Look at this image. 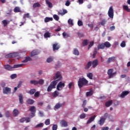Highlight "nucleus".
<instances>
[{
    "instance_id": "37",
    "label": "nucleus",
    "mask_w": 130,
    "mask_h": 130,
    "mask_svg": "<svg viewBox=\"0 0 130 130\" xmlns=\"http://www.w3.org/2000/svg\"><path fill=\"white\" fill-rule=\"evenodd\" d=\"M73 53L74 54H75V55H79V54H80V53L79 52V50H78V49L77 48H75L74 49Z\"/></svg>"
},
{
    "instance_id": "27",
    "label": "nucleus",
    "mask_w": 130,
    "mask_h": 130,
    "mask_svg": "<svg viewBox=\"0 0 130 130\" xmlns=\"http://www.w3.org/2000/svg\"><path fill=\"white\" fill-rule=\"evenodd\" d=\"M33 8L34 9H36V8H40V7H41V5L39 3H36L33 4Z\"/></svg>"
},
{
    "instance_id": "24",
    "label": "nucleus",
    "mask_w": 130,
    "mask_h": 130,
    "mask_svg": "<svg viewBox=\"0 0 130 130\" xmlns=\"http://www.w3.org/2000/svg\"><path fill=\"white\" fill-rule=\"evenodd\" d=\"M53 18L52 17H46L44 19L45 23H48L50 21H52Z\"/></svg>"
},
{
    "instance_id": "57",
    "label": "nucleus",
    "mask_w": 130,
    "mask_h": 130,
    "mask_svg": "<svg viewBox=\"0 0 130 130\" xmlns=\"http://www.w3.org/2000/svg\"><path fill=\"white\" fill-rule=\"evenodd\" d=\"M68 24H69L70 25H72V26H73L74 25V23H73V20L71 19H69L68 20Z\"/></svg>"
},
{
    "instance_id": "39",
    "label": "nucleus",
    "mask_w": 130,
    "mask_h": 130,
    "mask_svg": "<svg viewBox=\"0 0 130 130\" xmlns=\"http://www.w3.org/2000/svg\"><path fill=\"white\" fill-rule=\"evenodd\" d=\"M87 77L90 79V80L93 79V74L92 73H89L87 74Z\"/></svg>"
},
{
    "instance_id": "7",
    "label": "nucleus",
    "mask_w": 130,
    "mask_h": 130,
    "mask_svg": "<svg viewBox=\"0 0 130 130\" xmlns=\"http://www.w3.org/2000/svg\"><path fill=\"white\" fill-rule=\"evenodd\" d=\"M3 94H11L12 92V89L8 87H5L3 88Z\"/></svg>"
},
{
    "instance_id": "48",
    "label": "nucleus",
    "mask_w": 130,
    "mask_h": 130,
    "mask_svg": "<svg viewBox=\"0 0 130 130\" xmlns=\"http://www.w3.org/2000/svg\"><path fill=\"white\" fill-rule=\"evenodd\" d=\"M38 83L39 85H43V84H44V80L40 79L39 81H38Z\"/></svg>"
},
{
    "instance_id": "62",
    "label": "nucleus",
    "mask_w": 130,
    "mask_h": 130,
    "mask_svg": "<svg viewBox=\"0 0 130 130\" xmlns=\"http://www.w3.org/2000/svg\"><path fill=\"white\" fill-rule=\"evenodd\" d=\"M17 78V74H12L11 75V79H16Z\"/></svg>"
},
{
    "instance_id": "1",
    "label": "nucleus",
    "mask_w": 130,
    "mask_h": 130,
    "mask_svg": "<svg viewBox=\"0 0 130 130\" xmlns=\"http://www.w3.org/2000/svg\"><path fill=\"white\" fill-rule=\"evenodd\" d=\"M53 79L55 80L54 81H52L50 85L48 87L47 91L50 92L51 90L53 89H55V86H56V84H57L58 82L59 81H61L62 80V77H61V74H60V72H57L55 76L53 77Z\"/></svg>"
},
{
    "instance_id": "30",
    "label": "nucleus",
    "mask_w": 130,
    "mask_h": 130,
    "mask_svg": "<svg viewBox=\"0 0 130 130\" xmlns=\"http://www.w3.org/2000/svg\"><path fill=\"white\" fill-rule=\"evenodd\" d=\"M123 10H124V11H126V12H128V13H129L130 9L128 8V6L126 5H124L123 6Z\"/></svg>"
},
{
    "instance_id": "18",
    "label": "nucleus",
    "mask_w": 130,
    "mask_h": 130,
    "mask_svg": "<svg viewBox=\"0 0 130 130\" xmlns=\"http://www.w3.org/2000/svg\"><path fill=\"white\" fill-rule=\"evenodd\" d=\"M93 93H94V92L93 91V90L92 89V88H91L90 91L86 92V96L87 97L92 96V95H93Z\"/></svg>"
},
{
    "instance_id": "58",
    "label": "nucleus",
    "mask_w": 130,
    "mask_h": 130,
    "mask_svg": "<svg viewBox=\"0 0 130 130\" xmlns=\"http://www.w3.org/2000/svg\"><path fill=\"white\" fill-rule=\"evenodd\" d=\"M52 130H57V125L53 124L52 126Z\"/></svg>"
},
{
    "instance_id": "9",
    "label": "nucleus",
    "mask_w": 130,
    "mask_h": 130,
    "mask_svg": "<svg viewBox=\"0 0 130 130\" xmlns=\"http://www.w3.org/2000/svg\"><path fill=\"white\" fill-rule=\"evenodd\" d=\"M53 51H55L56 50H58L60 48V46L58 45V43H55L52 45Z\"/></svg>"
},
{
    "instance_id": "13",
    "label": "nucleus",
    "mask_w": 130,
    "mask_h": 130,
    "mask_svg": "<svg viewBox=\"0 0 130 130\" xmlns=\"http://www.w3.org/2000/svg\"><path fill=\"white\" fill-rule=\"evenodd\" d=\"M64 83H62V82H60L58 85H57V90L58 91H60V89L59 88H62V87H64Z\"/></svg>"
},
{
    "instance_id": "23",
    "label": "nucleus",
    "mask_w": 130,
    "mask_h": 130,
    "mask_svg": "<svg viewBox=\"0 0 130 130\" xmlns=\"http://www.w3.org/2000/svg\"><path fill=\"white\" fill-rule=\"evenodd\" d=\"M24 66V64H14L13 67H12L13 69H18V68H22Z\"/></svg>"
},
{
    "instance_id": "51",
    "label": "nucleus",
    "mask_w": 130,
    "mask_h": 130,
    "mask_svg": "<svg viewBox=\"0 0 130 130\" xmlns=\"http://www.w3.org/2000/svg\"><path fill=\"white\" fill-rule=\"evenodd\" d=\"M26 18H30V14L29 13H26L23 15V18L26 19Z\"/></svg>"
},
{
    "instance_id": "19",
    "label": "nucleus",
    "mask_w": 130,
    "mask_h": 130,
    "mask_svg": "<svg viewBox=\"0 0 130 130\" xmlns=\"http://www.w3.org/2000/svg\"><path fill=\"white\" fill-rule=\"evenodd\" d=\"M91 66H92V61H89L85 67V70H89V69H90V68L91 67Z\"/></svg>"
},
{
    "instance_id": "6",
    "label": "nucleus",
    "mask_w": 130,
    "mask_h": 130,
    "mask_svg": "<svg viewBox=\"0 0 130 130\" xmlns=\"http://www.w3.org/2000/svg\"><path fill=\"white\" fill-rule=\"evenodd\" d=\"M108 14L109 18H111V19H113V17L114 16V12L113 11V7H112V6L110 7Z\"/></svg>"
},
{
    "instance_id": "15",
    "label": "nucleus",
    "mask_w": 130,
    "mask_h": 130,
    "mask_svg": "<svg viewBox=\"0 0 130 130\" xmlns=\"http://www.w3.org/2000/svg\"><path fill=\"white\" fill-rule=\"evenodd\" d=\"M38 54H39L38 51L35 50L31 52V53H30V56H35V55H37Z\"/></svg>"
},
{
    "instance_id": "52",
    "label": "nucleus",
    "mask_w": 130,
    "mask_h": 130,
    "mask_svg": "<svg viewBox=\"0 0 130 130\" xmlns=\"http://www.w3.org/2000/svg\"><path fill=\"white\" fill-rule=\"evenodd\" d=\"M93 45H94V41H92L90 43L89 45H88V49H90V48L91 47H92L93 46Z\"/></svg>"
},
{
    "instance_id": "38",
    "label": "nucleus",
    "mask_w": 130,
    "mask_h": 130,
    "mask_svg": "<svg viewBox=\"0 0 130 130\" xmlns=\"http://www.w3.org/2000/svg\"><path fill=\"white\" fill-rule=\"evenodd\" d=\"M44 36L45 38H49L50 37V32H46L44 34Z\"/></svg>"
},
{
    "instance_id": "5",
    "label": "nucleus",
    "mask_w": 130,
    "mask_h": 130,
    "mask_svg": "<svg viewBox=\"0 0 130 130\" xmlns=\"http://www.w3.org/2000/svg\"><path fill=\"white\" fill-rule=\"evenodd\" d=\"M29 111L31 112V118L34 117L35 116V113H36V107L34 106H31L29 109Z\"/></svg>"
},
{
    "instance_id": "17",
    "label": "nucleus",
    "mask_w": 130,
    "mask_h": 130,
    "mask_svg": "<svg viewBox=\"0 0 130 130\" xmlns=\"http://www.w3.org/2000/svg\"><path fill=\"white\" fill-rule=\"evenodd\" d=\"M96 117V116L94 115V116H92L91 117H90L88 120L87 121V124H89V123H91V122H92V121H94V120L95 119Z\"/></svg>"
},
{
    "instance_id": "60",
    "label": "nucleus",
    "mask_w": 130,
    "mask_h": 130,
    "mask_svg": "<svg viewBox=\"0 0 130 130\" xmlns=\"http://www.w3.org/2000/svg\"><path fill=\"white\" fill-rule=\"evenodd\" d=\"M26 118L23 117L20 119V122H24V121H26Z\"/></svg>"
},
{
    "instance_id": "20",
    "label": "nucleus",
    "mask_w": 130,
    "mask_h": 130,
    "mask_svg": "<svg viewBox=\"0 0 130 130\" xmlns=\"http://www.w3.org/2000/svg\"><path fill=\"white\" fill-rule=\"evenodd\" d=\"M104 122H105V118L103 117H101L99 121V124L100 125H103V124H104Z\"/></svg>"
},
{
    "instance_id": "29",
    "label": "nucleus",
    "mask_w": 130,
    "mask_h": 130,
    "mask_svg": "<svg viewBox=\"0 0 130 130\" xmlns=\"http://www.w3.org/2000/svg\"><path fill=\"white\" fill-rule=\"evenodd\" d=\"M36 92V89H31L28 93L30 94V95H34V93H35Z\"/></svg>"
},
{
    "instance_id": "2",
    "label": "nucleus",
    "mask_w": 130,
    "mask_h": 130,
    "mask_svg": "<svg viewBox=\"0 0 130 130\" xmlns=\"http://www.w3.org/2000/svg\"><path fill=\"white\" fill-rule=\"evenodd\" d=\"M88 83H89V82L88 80L85 79V78H80L78 82V87L81 89V88H82L83 86H87L88 85Z\"/></svg>"
},
{
    "instance_id": "34",
    "label": "nucleus",
    "mask_w": 130,
    "mask_h": 130,
    "mask_svg": "<svg viewBox=\"0 0 130 130\" xmlns=\"http://www.w3.org/2000/svg\"><path fill=\"white\" fill-rule=\"evenodd\" d=\"M58 13H59V15H61V16H63V15H66V14L68 13V11H67V10H66V9H64V10H63L62 12L60 11Z\"/></svg>"
},
{
    "instance_id": "35",
    "label": "nucleus",
    "mask_w": 130,
    "mask_h": 130,
    "mask_svg": "<svg viewBox=\"0 0 130 130\" xmlns=\"http://www.w3.org/2000/svg\"><path fill=\"white\" fill-rule=\"evenodd\" d=\"M46 4L48 5L49 8H51L52 7V3L49 2V0H46Z\"/></svg>"
},
{
    "instance_id": "50",
    "label": "nucleus",
    "mask_w": 130,
    "mask_h": 130,
    "mask_svg": "<svg viewBox=\"0 0 130 130\" xmlns=\"http://www.w3.org/2000/svg\"><path fill=\"white\" fill-rule=\"evenodd\" d=\"M106 22L107 21L106 19H103L101 22V25H102V26H104L106 24Z\"/></svg>"
},
{
    "instance_id": "8",
    "label": "nucleus",
    "mask_w": 130,
    "mask_h": 130,
    "mask_svg": "<svg viewBox=\"0 0 130 130\" xmlns=\"http://www.w3.org/2000/svg\"><path fill=\"white\" fill-rule=\"evenodd\" d=\"M115 60H116V58H115V57H114V56H112V57L108 58V60L106 61V63L107 64H109V63H110V62H114V61H115Z\"/></svg>"
},
{
    "instance_id": "16",
    "label": "nucleus",
    "mask_w": 130,
    "mask_h": 130,
    "mask_svg": "<svg viewBox=\"0 0 130 130\" xmlns=\"http://www.w3.org/2000/svg\"><path fill=\"white\" fill-rule=\"evenodd\" d=\"M4 69H5V70H7V71H13V67L9 64L5 65Z\"/></svg>"
},
{
    "instance_id": "3",
    "label": "nucleus",
    "mask_w": 130,
    "mask_h": 130,
    "mask_svg": "<svg viewBox=\"0 0 130 130\" xmlns=\"http://www.w3.org/2000/svg\"><path fill=\"white\" fill-rule=\"evenodd\" d=\"M106 47L107 48H109V47H111V44L109 43V42H105L104 43H102L101 44H99L98 46V49H104Z\"/></svg>"
},
{
    "instance_id": "21",
    "label": "nucleus",
    "mask_w": 130,
    "mask_h": 130,
    "mask_svg": "<svg viewBox=\"0 0 130 130\" xmlns=\"http://www.w3.org/2000/svg\"><path fill=\"white\" fill-rule=\"evenodd\" d=\"M32 60V58L30 57V56L25 57V59L23 60L22 62H28V61H31Z\"/></svg>"
},
{
    "instance_id": "61",
    "label": "nucleus",
    "mask_w": 130,
    "mask_h": 130,
    "mask_svg": "<svg viewBox=\"0 0 130 130\" xmlns=\"http://www.w3.org/2000/svg\"><path fill=\"white\" fill-rule=\"evenodd\" d=\"M71 5V2H70V1L68 0L66 1V3H65V5L67 7H69Z\"/></svg>"
},
{
    "instance_id": "43",
    "label": "nucleus",
    "mask_w": 130,
    "mask_h": 130,
    "mask_svg": "<svg viewBox=\"0 0 130 130\" xmlns=\"http://www.w3.org/2000/svg\"><path fill=\"white\" fill-rule=\"evenodd\" d=\"M79 117L81 119H83L86 117V114L84 113H82L80 115Z\"/></svg>"
},
{
    "instance_id": "28",
    "label": "nucleus",
    "mask_w": 130,
    "mask_h": 130,
    "mask_svg": "<svg viewBox=\"0 0 130 130\" xmlns=\"http://www.w3.org/2000/svg\"><path fill=\"white\" fill-rule=\"evenodd\" d=\"M59 95V92L56 90H55L52 94V97H57Z\"/></svg>"
},
{
    "instance_id": "59",
    "label": "nucleus",
    "mask_w": 130,
    "mask_h": 130,
    "mask_svg": "<svg viewBox=\"0 0 130 130\" xmlns=\"http://www.w3.org/2000/svg\"><path fill=\"white\" fill-rule=\"evenodd\" d=\"M78 25L79 26H83V22L81 20H78Z\"/></svg>"
},
{
    "instance_id": "25",
    "label": "nucleus",
    "mask_w": 130,
    "mask_h": 130,
    "mask_svg": "<svg viewBox=\"0 0 130 130\" xmlns=\"http://www.w3.org/2000/svg\"><path fill=\"white\" fill-rule=\"evenodd\" d=\"M26 103L29 105H32V104H34V100L32 99H28L27 101H26Z\"/></svg>"
},
{
    "instance_id": "56",
    "label": "nucleus",
    "mask_w": 130,
    "mask_h": 130,
    "mask_svg": "<svg viewBox=\"0 0 130 130\" xmlns=\"http://www.w3.org/2000/svg\"><path fill=\"white\" fill-rule=\"evenodd\" d=\"M77 35L80 38H81V37H84V34L83 33H81L80 32H78L77 33Z\"/></svg>"
},
{
    "instance_id": "47",
    "label": "nucleus",
    "mask_w": 130,
    "mask_h": 130,
    "mask_svg": "<svg viewBox=\"0 0 130 130\" xmlns=\"http://www.w3.org/2000/svg\"><path fill=\"white\" fill-rule=\"evenodd\" d=\"M86 105H87V101L86 100H84L83 101V103H82V107L83 108H85Z\"/></svg>"
},
{
    "instance_id": "22",
    "label": "nucleus",
    "mask_w": 130,
    "mask_h": 130,
    "mask_svg": "<svg viewBox=\"0 0 130 130\" xmlns=\"http://www.w3.org/2000/svg\"><path fill=\"white\" fill-rule=\"evenodd\" d=\"M19 103H20V104H23V100L24 99L23 94H19Z\"/></svg>"
},
{
    "instance_id": "26",
    "label": "nucleus",
    "mask_w": 130,
    "mask_h": 130,
    "mask_svg": "<svg viewBox=\"0 0 130 130\" xmlns=\"http://www.w3.org/2000/svg\"><path fill=\"white\" fill-rule=\"evenodd\" d=\"M19 110H18L17 109H15L13 110V114L14 116H17L18 114H19Z\"/></svg>"
},
{
    "instance_id": "4",
    "label": "nucleus",
    "mask_w": 130,
    "mask_h": 130,
    "mask_svg": "<svg viewBox=\"0 0 130 130\" xmlns=\"http://www.w3.org/2000/svg\"><path fill=\"white\" fill-rule=\"evenodd\" d=\"M107 74L109 76V79H112L116 76V72H113V69H109L107 71Z\"/></svg>"
},
{
    "instance_id": "33",
    "label": "nucleus",
    "mask_w": 130,
    "mask_h": 130,
    "mask_svg": "<svg viewBox=\"0 0 130 130\" xmlns=\"http://www.w3.org/2000/svg\"><path fill=\"white\" fill-rule=\"evenodd\" d=\"M44 124L43 123H40L35 126L36 128H38L39 127H43Z\"/></svg>"
},
{
    "instance_id": "41",
    "label": "nucleus",
    "mask_w": 130,
    "mask_h": 130,
    "mask_svg": "<svg viewBox=\"0 0 130 130\" xmlns=\"http://www.w3.org/2000/svg\"><path fill=\"white\" fill-rule=\"evenodd\" d=\"M30 84H32V85H38V81H36V80H31L30 81Z\"/></svg>"
},
{
    "instance_id": "11",
    "label": "nucleus",
    "mask_w": 130,
    "mask_h": 130,
    "mask_svg": "<svg viewBox=\"0 0 130 130\" xmlns=\"http://www.w3.org/2000/svg\"><path fill=\"white\" fill-rule=\"evenodd\" d=\"M60 123L61 124V126H62V127H67V126H68V122H67V121L64 120H61Z\"/></svg>"
},
{
    "instance_id": "54",
    "label": "nucleus",
    "mask_w": 130,
    "mask_h": 130,
    "mask_svg": "<svg viewBox=\"0 0 130 130\" xmlns=\"http://www.w3.org/2000/svg\"><path fill=\"white\" fill-rule=\"evenodd\" d=\"M125 46H126L125 41H123L120 44V46L121 47H125Z\"/></svg>"
},
{
    "instance_id": "12",
    "label": "nucleus",
    "mask_w": 130,
    "mask_h": 130,
    "mask_svg": "<svg viewBox=\"0 0 130 130\" xmlns=\"http://www.w3.org/2000/svg\"><path fill=\"white\" fill-rule=\"evenodd\" d=\"M8 57H17V56H19L18 53H12L7 55Z\"/></svg>"
},
{
    "instance_id": "42",
    "label": "nucleus",
    "mask_w": 130,
    "mask_h": 130,
    "mask_svg": "<svg viewBox=\"0 0 130 130\" xmlns=\"http://www.w3.org/2000/svg\"><path fill=\"white\" fill-rule=\"evenodd\" d=\"M82 45L83 46H87L88 45V40H84L82 42Z\"/></svg>"
},
{
    "instance_id": "46",
    "label": "nucleus",
    "mask_w": 130,
    "mask_h": 130,
    "mask_svg": "<svg viewBox=\"0 0 130 130\" xmlns=\"http://www.w3.org/2000/svg\"><path fill=\"white\" fill-rule=\"evenodd\" d=\"M45 124L46 125H49L50 124V119H47L45 121Z\"/></svg>"
},
{
    "instance_id": "14",
    "label": "nucleus",
    "mask_w": 130,
    "mask_h": 130,
    "mask_svg": "<svg viewBox=\"0 0 130 130\" xmlns=\"http://www.w3.org/2000/svg\"><path fill=\"white\" fill-rule=\"evenodd\" d=\"M128 94H129V91H123L120 94V97H121V98H124V97H125V96H126L127 95H128Z\"/></svg>"
},
{
    "instance_id": "44",
    "label": "nucleus",
    "mask_w": 130,
    "mask_h": 130,
    "mask_svg": "<svg viewBox=\"0 0 130 130\" xmlns=\"http://www.w3.org/2000/svg\"><path fill=\"white\" fill-rule=\"evenodd\" d=\"M34 94V97H35V98H37L39 97V96H40V91H37Z\"/></svg>"
},
{
    "instance_id": "32",
    "label": "nucleus",
    "mask_w": 130,
    "mask_h": 130,
    "mask_svg": "<svg viewBox=\"0 0 130 130\" xmlns=\"http://www.w3.org/2000/svg\"><path fill=\"white\" fill-rule=\"evenodd\" d=\"M14 13H20L21 12V9L18 7H16L14 9Z\"/></svg>"
},
{
    "instance_id": "55",
    "label": "nucleus",
    "mask_w": 130,
    "mask_h": 130,
    "mask_svg": "<svg viewBox=\"0 0 130 130\" xmlns=\"http://www.w3.org/2000/svg\"><path fill=\"white\" fill-rule=\"evenodd\" d=\"M2 22L4 27H6L8 25V21L6 20L2 21Z\"/></svg>"
},
{
    "instance_id": "53",
    "label": "nucleus",
    "mask_w": 130,
    "mask_h": 130,
    "mask_svg": "<svg viewBox=\"0 0 130 130\" xmlns=\"http://www.w3.org/2000/svg\"><path fill=\"white\" fill-rule=\"evenodd\" d=\"M53 18H54V20H55L56 21H58V20H59V17L56 14H55L53 15Z\"/></svg>"
},
{
    "instance_id": "45",
    "label": "nucleus",
    "mask_w": 130,
    "mask_h": 130,
    "mask_svg": "<svg viewBox=\"0 0 130 130\" xmlns=\"http://www.w3.org/2000/svg\"><path fill=\"white\" fill-rule=\"evenodd\" d=\"M62 36H63V37H64L65 38H68V37H70V34L64 32L62 33Z\"/></svg>"
},
{
    "instance_id": "40",
    "label": "nucleus",
    "mask_w": 130,
    "mask_h": 130,
    "mask_svg": "<svg viewBox=\"0 0 130 130\" xmlns=\"http://www.w3.org/2000/svg\"><path fill=\"white\" fill-rule=\"evenodd\" d=\"M53 59H54L53 57H50L47 59V62H51V61H53Z\"/></svg>"
},
{
    "instance_id": "36",
    "label": "nucleus",
    "mask_w": 130,
    "mask_h": 130,
    "mask_svg": "<svg viewBox=\"0 0 130 130\" xmlns=\"http://www.w3.org/2000/svg\"><path fill=\"white\" fill-rule=\"evenodd\" d=\"M62 106V104L60 103H58L56 104V105L54 107L55 109H59L60 107H61Z\"/></svg>"
},
{
    "instance_id": "49",
    "label": "nucleus",
    "mask_w": 130,
    "mask_h": 130,
    "mask_svg": "<svg viewBox=\"0 0 130 130\" xmlns=\"http://www.w3.org/2000/svg\"><path fill=\"white\" fill-rule=\"evenodd\" d=\"M11 115V112L10 111H7L5 112V116L7 117H10V116Z\"/></svg>"
},
{
    "instance_id": "31",
    "label": "nucleus",
    "mask_w": 130,
    "mask_h": 130,
    "mask_svg": "<svg viewBox=\"0 0 130 130\" xmlns=\"http://www.w3.org/2000/svg\"><path fill=\"white\" fill-rule=\"evenodd\" d=\"M111 104H112V101L111 100L107 102L105 104V105L106 107H109Z\"/></svg>"
},
{
    "instance_id": "63",
    "label": "nucleus",
    "mask_w": 130,
    "mask_h": 130,
    "mask_svg": "<svg viewBox=\"0 0 130 130\" xmlns=\"http://www.w3.org/2000/svg\"><path fill=\"white\" fill-rule=\"evenodd\" d=\"M72 86H74V82H72L69 84V89H71Z\"/></svg>"
},
{
    "instance_id": "10",
    "label": "nucleus",
    "mask_w": 130,
    "mask_h": 130,
    "mask_svg": "<svg viewBox=\"0 0 130 130\" xmlns=\"http://www.w3.org/2000/svg\"><path fill=\"white\" fill-rule=\"evenodd\" d=\"M91 64L92 66V68H95L98 64H99V61L98 59H95L92 61H91Z\"/></svg>"
},
{
    "instance_id": "64",
    "label": "nucleus",
    "mask_w": 130,
    "mask_h": 130,
    "mask_svg": "<svg viewBox=\"0 0 130 130\" xmlns=\"http://www.w3.org/2000/svg\"><path fill=\"white\" fill-rule=\"evenodd\" d=\"M109 127H108V126L103 127L102 128V130H109Z\"/></svg>"
}]
</instances>
